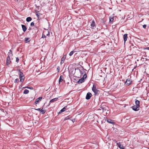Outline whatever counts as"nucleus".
<instances>
[{
  "label": "nucleus",
  "mask_w": 149,
  "mask_h": 149,
  "mask_svg": "<svg viewBox=\"0 0 149 149\" xmlns=\"http://www.w3.org/2000/svg\"><path fill=\"white\" fill-rule=\"evenodd\" d=\"M57 70H58V72L59 71V70H60L59 69H58V68H57Z\"/></svg>",
  "instance_id": "obj_39"
},
{
  "label": "nucleus",
  "mask_w": 149,
  "mask_h": 149,
  "mask_svg": "<svg viewBox=\"0 0 149 149\" xmlns=\"http://www.w3.org/2000/svg\"><path fill=\"white\" fill-rule=\"evenodd\" d=\"M132 107L133 110L136 111L139 110V107H138V106L134 105L132 106Z\"/></svg>",
  "instance_id": "obj_7"
},
{
  "label": "nucleus",
  "mask_w": 149,
  "mask_h": 149,
  "mask_svg": "<svg viewBox=\"0 0 149 149\" xmlns=\"http://www.w3.org/2000/svg\"><path fill=\"white\" fill-rule=\"evenodd\" d=\"M39 100L38 98L36 99L35 101V103L36 104H38L39 103Z\"/></svg>",
  "instance_id": "obj_27"
},
{
  "label": "nucleus",
  "mask_w": 149,
  "mask_h": 149,
  "mask_svg": "<svg viewBox=\"0 0 149 149\" xmlns=\"http://www.w3.org/2000/svg\"><path fill=\"white\" fill-rule=\"evenodd\" d=\"M86 77H87L86 74H85L83 76L82 78H84V79H86Z\"/></svg>",
  "instance_id": "obj_28"
},
{
  "label": "nucleus",
  "mask_w": 149,
  "mask_h": 149,
  "mask_svg": "<svg viewBox=\"0 0 149 149\" xmlns=\"http://www.w3.org/2000/svg\"><path fill=\"white\" fill-rule=\"evenodd\" d=\"M74 53V52L73 51H72L70 52V54H69V56H72Z\"/></svg>",
  "instance_id": "obj_26"
},
{
  "label": "nucleus",
  "mask_w": 149,
  "mask_h": 149,
  "mask_svg": "<svg viewBox=\"0 0 149 149\" xmlns=\"http://www.w3.org/2000/svg\"><path fill=\"white\" fill-rule=\"evenodd\" d=\"M24 88H26V87H24ZM27 88H28V89H33V88L32 87H26Z\"/></svg>",
  "instance_id": "obj_29"
},
{
  "label": "nucleus",
  "mask_w": 149,
  "mask_h": 149,
  "mask_svg": "<svg viewBox=\"0 0 149 149\" xmlns=\"http://www.w3.org/2000/svg\"><path fill=\"white\" fill-rule=\"evenodd\" d=\"M15 1H17L18 0H15Z\"/></svg>",
  "instance_id": "obj_40"
},
{
  "label": "nucleus",
  "mask_w": 149,
  "mask_h": 149,
  "mask_svg": "<svg viewBox=\"0 0 149 149\" xmlns=\"http://www.w3.org/2000/svg\"><path fill=\"white\" fill-rule=\"evenodd\" d=\"M33 109L35 110H37V111H40V108H38V109Z\"/></svg>",
  "instance_id": "obj_30"
},
{
  "label": "nucleus",
  "mask_w": 149,
  "mask_h": 149,
  "mask_svg": "<svg viewBox=\"0 0 149 149\" xmlns=\"http://www.w3.org/2000/svg\"><path fill=\"white\" fill-rule=\"evenodd\" d=\"M135 103L136 104V105L138 106V107H140V105H139L140 102H139V100H136L135 101Z\"/></svg>",
  "instance_id": "obj_15"
},
{
  "label": "nucleus",
  "mask_w": 149,
  "mask_h": 149,
  "mask_svg": "<svg viewBox=\"0 0 149 149\" xmlns=\"http://www.w3.org/2000/svg\"><path fill=\"white\" fill-rule=\"evenodd\" d=\"M58 99V98H55L52 99L50 101L49 103V104L50 105V103H51L54 102H55Z\"/></svg>",
  "instance_id": "obj_9"
},
{
  "label": "nucleus",
  "mask_w": 149,
  "mask_h": 149,
  "mask_svg": "<svg viewBox=\"0 0 149 149\" xmlns=\"http://www.w3.org/2000/svg\"><path fill=\"white\" fill-rule=\"evenodd\" d=\"M93 91L94 92L95 95H98L99 93V91L97 89H96V86L93 85L92 88Z\"/></svg>",
  "instance_id": "obj_3"
},
{
  "label": "nucleus",
  "mask_w": 149,
  "mask_h": 149,
  "mask_svg": "<svg viewBox=\"0 0 149 149\" xmlns=\"http://www.w3.org/2000/svg\"><path fill=\"white\" fill-rule=\"evenodd\" d=\"M65 58H66V56H64L61 58V60L64 61Z\"/></svg>",
  "instance_id": "obj_24"
},
{
  "label": "nucleus",
  "mask_w": 149,
  "mask_h": 149,
  "mask_svg": "<svg viewBox=\"0 0 149 149\" xmlns=\"http://www.w3.org/2000/svg\"><path fill=\"white\" fill-rule=\"evenodd\" d=\"M91 28L92 29H94L95 28V23L94 20H93L92 22V23L91 24Z\"/></svg>",
  "instance_id": "obj_5"
},
{
  "label": "nucleus",
  "mask_w": 149,
  "mask_h": 149,
  "mask_svg": "<svg viewBox=\"0 0 149 149\" xmlns=\"http://www.w3.org/2000/svg\"><path fill=\"white\" fill-rule=\"evenodd\" d=\"M48 33L47 34H46V35L47 36H49V32L48 31Z\"/></svg>",
  "instance_id": "obj_36"
},
{
  "label": "nucleus",
  "mask_w": 149,
  "mask_h": 149,
  "mask_svg": "<svg viewBox=\"0 0 149 149\" xmlns=\"http://www.w3.org/2000/svg\"><path fill=\"white\" fill-rule=\"evenodd\" d=\"M18 74L19 76L20 81L23 83L25 79V76L23 72L20 70H18Z\"/></svg>",
  "instance_id": "obj_1"
},
{
  "label": "nucleus",
  "mask_w": 149,
  "mask_h": 149,
  "mask_svg": "<svg viewBox=\"0 0 149 149\" xmlns=\"http://www.w3.org/2000/svg\"><path fill=\"white\" fill-rule=\"evenodd\" d=\"M67 106H65L64 108H63V109H62L61 111H60V112H63L65 111V109H66Z\"/></svg>",
  "instance_id": "obj_18"
},
{
  "label": "nucleus",
  "mask_w": 149,
  "mask_h": 149,
  "mask_svg": "<svg viewBox=\"0 0 149 149\" xmlns=\"http://www.w3.org/2000/svg\"><path fill=\"white\" fill-rule=\"evenodd\" d=\"M117 145L118 147L121 149H124V146L121 145L119 142L117 143Z\"/></svg>",
  "instance_id": "obj_8"
},
{
  "label": "nucleus",
  "mask_w": 149,
  "mask_h": 149,
  "mask_svg": "<svg viewBox=\"0 0 149 149\" xmlns=\"http://www.w3.org/2000/svg\"><path fill=\"white\" fill-rule=\"evenodd\" d=\"M143 28L144 29H145L146 27V24H144L143 25Z\"/></svg>",
  "instance_id": "obj_33"
},
{
  "label": "nucleus",
  "mask_w": 149,
  "mask_h": 149,
  "mask_svg": "<svg viewBox=\"0 0 149 149\" xmlns=\"http://www.w3.org/2000/svg\"><path fill=\"white\" fill-rule=\"evenodd\" d=\"M19 58H17L16 59V62H18L19 61Z\"/></svg>",
  "instance_id": "obj_35"
},
{
  "label": "nucleus",
  "mask_w": 149,
  "mask_h": 149,
  "mask_svg": "<svg viewBox=\"0 0 149 149\" xmlns=\"http://www.w3.org/2000/svg\"><path fill=\"white\" fill-rule=\"evenodd\" d=\"M9 51H10V52H9L8 53H12V51H11V50H9Z\"/></svg>",
  "instance_id": "obj_38"
},
{
  "label": "nucleus",
  "mask_w": 149,
  "mask_h": 149,
  "mask_svg": "<svg viewBox=\"0 0 149 149\" xmlns=\"http://www.w3.org/2000/svg\"><path fill=\"white\" fill-rule=\"evenodd\" d=\"M127 34H124L123 36V38H124V43H125V42L127 40Z\"/></svg>",
  "instance_id": "obj_10"
},
{
  "label": "nucleus",
  "mask_w": 149,
  "mask_h": 149,
  "mask_svg": "<svg viewBox=\"0 0 149 149\" xmlns=\"http://www.w3.org/2000/svg\"><path fill=\"white\" fill-rule=\"evenodd\" d=\"M91 94L90 93L88 92L86 94V99L87 100H89L91 97Z\"/></svg>",
  "instance_id": "obj_6"
},
{
  "label": "nucleus",
  "mask_w": 149,
  "mask_h": 149,
  "mask_svg": "<svg viewBox=\"0 0 149 149\" xmlns=\"http://www.w3.org/2000/svg\"><path fill=\"white\" fill-rule=\"evenodd\" d=\"M63 79V76L61 75L60 77V78L59 80V84H60L61 82H62Z\"/></svg>",
  "instance_id": "obj_13"
},
{
  "label": "nucleus",
  "mask_w": 149,
  "mask_h": 149,
  "mask_svg": "<svg viewBox=\"0 0 149 149\" xmlns=\"http://www.w3.org/2000/svg\"><path fill=\"white\" fill-rule=\"evenodd\" d=\"M29 38H25V41L27 43L29 42Z\"/></svg>",
  "instance_id": "obj_25"
},
{
  "label": "nucleus",
  "mask_w": 149,
  "mask_h": 149,
  "mask_svg": "<svg viewBox=\"0 0 149 149\" xmlns=\"http://www.w3.org/2000/svg\"><path fill=\"white\" fill-rule=\"evenodd\" d=\"M45 32H44L42 34V38H45L46 37L45 35Z\"/></svg>",
  "instance_id": "obj_22"
},
{
  "label": "nucleus",
  "mask_w": 149,
  "mask_h": 149,
  "mask_svg": "<svg viewBox=\"0 0 149 149\" xmlns=\"http://www.w3.org/2000/svg\"><path fill=\"white\" fill-rule=\"evenodd\" d=\"M29 91L27 89H25L24 91V94H27L29 93Z\"/></svg>",
  "instance_id": "obj_19"
},
{
  "label": "nucleus",
  "mask_w": 149,
  "mask_h": 149,
  "mask_svg": "<svg viewBox=\"0 0 149 149\" xmlns=\"http://www.w3.org/2000/svg\"><path fill=\"white\" fill-rule=\"evenodd\" d=\"M70 118V116H68L66 117L65 118L64 120H68V119H69Z\"/></svg>",
  "instance_id": "obj_23"
},
{
  "label": "nucleus",
  "mask_w": 149,
  "mask_h": 149,
  "mask_svg": "<svg viewBox=\"0 0 149 149\" xmlns=\"http://www.w3.org/2000/svg\"><path fill=\"white\" fill-rule=\"evenodd\" d=\"M22 26L23 31L24 32H25L27 29L26 26L24 25H22Z\"/></svg>",
  "instance_id": "obj_14"
},
{
  "label": "nucleus",
  "mask_w": 149,
  "mask_h": 149,
  "mask_svg": "<svg viewBox=\"0 0 149 149\" xmlns=\"http://www.w3.org/2000/svg\"><path fill=\"white\" fill-rule=\"evenodd\" d=\"M46 112L45 110L43 109V108H42V109H40V112L41 113H42V114H44Z\"/></svg>",
  "instance_id": "obj_16"
},
{
  "label": "nucleus",
  "mask_w": 149,
  "mask_h": 149,
  "mask_svg": "<svg viewBox=\"0 0 149 149\" xmlns=\"http://www.w3.org/2000/svg\"><path fill=\"white\" fill-rule=\"evenodd\" d=\"M64 62V61H63V60H61V64H63Z\"/></svg>",
  "instance_id": "obj_32"
},
{
  "label": "nucleus",
  "mask_w": 149,
  "mask_h": 149,
  "mask_svg": "<svg viewBox=\"0 0 149 149\" xmlns=\"http://www.w3.org/2000/svg\"><path fill=\"white\" fill-rule=\"evenodd\" d=\"M84 81V78H82L80 79L77 82L78 83L80 84L83 82Z\"/></svg>",
  "instance_id": "obj_11"
},
{
  "label": "nucleus",
  "mask_w": 149,
  "mask_h": 149,
  "mask_svg": "<svg viewBox=\"0 0 149 149\" xmlns=\"http://www.w3.org/2000/svg\"><path fill=\"white\" fill-rule=\"evenodd\" d=\"M42 98V97H39V98H38V99L39 100H40Z\"/></svg>",
  "instance_id": "obj_34"
},
{
  "label": "nucleus",
  "mask_w": 149,
  "mask_h": 149,
  "mask_svg": "<svg viewBox=\"0 0 149 149\" xmlns=\"http://www.w3.org/2000/svg\"><path fill=\"white\" fill-rule=\"evenodd\" d=\"M107 121L108 123L112 124H113L115 123L113 122V120L110 119H108Z\"/></svg>",
  "instance_id": "obj_12"
},
{
  "label": "nucleus",
  "mask_w": 149,
  "mask_h": 149,
  "mask_svg": "<svg viewBox=\"0 0 149 149\" xmlns=\"http://www.w3.org/2000/svg\"><path fill=\"white\" fill-rule=\"evenodd\" d=\"M34 23L33 22H32L31 23V26H33L34 25Z\"/></svg>",
  "instance_id": "obj_31"
},
{
  "label": "nucleus",
  "mask_w": 149,
  "mask_h": 149,
  "mask_svg": "<svg viewBox=\"0 0 149 149\" xmlns=\"http://www.w3.org/2000/svg\"><path fill=\"white\" fill-rule=\"evenodd\" d=\"M146 49L149 50V47H146Z\"/></svg>",
  "instance_id": "obj_37"
},
{
  "label": "nucleus",
  "mask_w": 149,
  "mask_h": 149,
  "mask_svg": "<svg viewBox=\"0 0 149 149\" xmlns=\"http://www.w3.org/2000/svg\"><path fill=\"white\" fill-rule=\"evenodd\" d=\"M132 82L131 79L129 78L127 79L125 82V84L127 86H129Z\"/></svg>",
  "instance_id": "obj_4"
},
{
  "label": "nucleus",
  "mask_w": 149,
  "mask_h": 149,
  "mask_svg": "<svg viewBox=\"0 0 149 149\" xmlns=\"http://www.w3.org/2000/svg\"><path fill=\"white\" fill-rule=\"evenodd\" d=\"M13 56L12 53H8V56L6 60V64L7 65H9L11 62V59Z\"/></svg>",
  "instance_id": "obj_2"
},
{
  "label": "nucleus",
  "mask_w": 149,
  "mask_h": 149,
  "mask_svg": "<svg viewBox=\"0 0 149 149\" xmlns=\"http://www.w3.org/2000/svg\"><path fill=\"white\" fill-rule=\"evenodd\" d=\"M19 79L18 78H17L14 81V82L15 83H18V82H19Z\"/></svg>",
  "instance_id": "obj_20"
},
{
  "label": "nucleus",
  "mask_w": 149,
  "mask_h": 149,
  "mask_svg": "<svg viewBox=\"0 0 149 149\" xmlns=\"http://www.w3.org/2000/svg\"><path fill=\"white\" fill-rule=\"evenodd\" d=\"M32 20V18L30 17H28L26 19V21L27 22H29L31 21Z\"/></svg>",
  "instance_id": "obj_17"
},
{
  "label": "nucleus",
  "mask_w": 149,
  "mask_h": 149,
  "mask_svg": "<svg viewBox=\"0 0 149 149\" xmlns=\"http://www.w3.org/2000/svg\"><path fill=\"white\" fill-rule=\"evenodd\" d=\"M113 20V17H110L109 19V22H112Z\"/></svg>",
  "instance_id": "obj_21"
}]
</instances>
